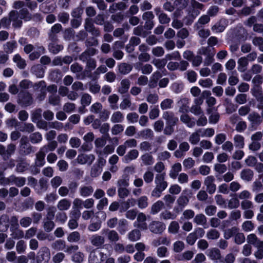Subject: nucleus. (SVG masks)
Segmentation results:
<instances>
[{
    "instance_id": "nucleus-1",
    "label": "nucleus",
    "mask_w": 263,
    "mask_h": 263,
    "mask_svg": "<svg viewBox=\"0 0 263 263\" xmlns=\"http://www.w3.org/2000/svg\"><path fill=\"white\" fill-rule=\"evenodd\" d=\"M204 8V5L196 0H190V6L187 9L189 22L191 24L194 19L199 15L200 11Z\"/></svg>"
},
{
    "instance_id": "nucleus-2",
    "label": "nucleus",
    "mask_w": 263,
    "mask_h": 263,
    "mask_svg": "<svg viewBox=\"0 0 263 263\" xmlns=\"http://www.w3.org/2000/svg\"><path fill=\"white\" fill-rule=\"evenodd\" d=\"M12 21V25L14 27H20L22 23V21L18 19V15L17 12L12 11L9 14V18H7L4 17L1 20V25H3L4 27H8L10 25V22Z\"/></svg>"
},
{
    "instance_id": "nucleus-3",
    "label": "nucleus",
    "mask_w": 263,
    "mask_h": 263,
    "mask_svg": "<svg viewBox=\"0 0 263 263\" xmlns=\"http://www.w3.org/2000/svg\"><path fill=\"white\" fill-rule=\"evenodd\" d=\"M50 258V252L46 247H42L37 253V261L39 263H47Z\"/></svg>"
},
{
    "instance_id": "nucleus-4",
    "label": "nucleus",
    "mask_w": 263,
    "mask_h": 263,
    "mask_svg": "<svg viewBox=\"0 0 263 263\" xmlns=\"http://www.w3.org/2000/svg\"><path fill=\"white\" fill-rule=\"evenodd\" d=\"M146 220V216L143 213H139L136 221L134 223V227L141 230H146L147 229Z\"/></svg>"
},
{
    "instance_id": "nucleus-5",
    "label": "nucleus",
    "mask_w": 263,
    "mask_h": 263,
    "mask_svg": "<svg viewBox=\"0 0 263 263\" xmlns=\"http://www.w3.org/2000/svg\"><path fill=\"white\" fill-rule=\"evenodd\" d=\"M150 231L155 234H161L165 229V225L162 222L153 221L149 225Z\"/></svg>"
},
{
    "instance_id": "nucleus-6",
    "label": "nucleus",
    "mask_w": 263,
    "mask_h": 263,
    "mask_svg": "<svg viewBox=\"0 0 263 263\" xmlns=\"http://www.w3.org/2000/svg\"><path fill=\"white\" fill-rule=\"evenodd\" d=\"M106 258V255L102 252L97 254L96 251L91 252L89 254L88 261L89 263H102Z\"/></svg>"
},
{
    "instance_id": "nucleus-7",
    "label": "nucleus",
    "mask_w": 263,
    "mask_h": 263,
    "mask_svg": "<svg viewBox=\"0 0 263 263\" xmlns=\"http://www.w3.org/2000/svg\"><path fill=\"white\" fill-rule=\"evenodd\" d=\"M215 178L213 176L206 177L204 181V184L206 187V190L209 194H213L216 189V185L214 183Z\"/></svg>"
},
{
    "instance_id": "nucleus-8",
    "label": "nucleus",
    "mask_w": 263,
    "mask_h": 263,
    "mask_svg": "<svg viewBox=\"0 0 263 263\" xmlns=\"http://www.w3.org/2000/svg\"><path fill=\"white\" fill-rule=\"evenodd\" d=\"M165 173L158 174L155 177L156 187L164 191L167 186V183L164 180Z\"/></svg>"
},
{
    "instance_id": "nucleus-9",
    "label": "nucleus",
    "mask_w": 263,
    "mask_h": 263,
    "mask_svg": "<svg viewBox=\"0 0 263 263\" xmlns=\"http://www.w3.org/2000/svg\"><path fill=\"white\" fill-rule=\"evenodd\" d=\"M95 159V156L92 154H81L78 155L77 160L80 164H84L87 163L90 165L94 161Z\"/></svg>"
},
{
    "instance_id": "nucleus-10",
    "label": "nucleus",
    "mask_w": 263,
    "mask_h": 263,
    "mask_svg": "<svg viewBox=\"0 0 263 263\" xmlns=\"http://www.w3.org/2000/svg\"><path fill=\"white\" fill-rule=\"evenodd\" d=\"M90 241L93 246L100 248L104 244L105 239L103 236L98 234H95L90 237Z\"/></svg>"
},
{
    "instance_id": "nucleus-11",
    "label": "nucleus",
    "mask_w": 263,
    "mask_h": 263,
    "mask_svg": "<svg viewBox=\"0 0 263 263\" xmlns=\"http://www.w3.org/2000/svg\"><path fill=\"white\" fill-rule=\"evenodd\" d=\"M85 28L86 31L91 32L93 35L98 36L100 34L99 31L94 27L92 20L90 18L86 19Z\"/></svg>"
},
{
    "instance_id": "nucleus-12",
    "label": "nucleus",
    "mask_w": 263,
    "mask_h": 263,
    "mask_svg": "<svg viewBox=\"0 0 263 263\" xmlns=\"http://www.w3.org/2000/svg\"><path fill=\"white\" fill-rule=\"evenodd\" d=\"M162 117L170 125H174L178 121V118L175 117L174 114L172 112L165 111L163 114Z\"/></svg>"
},
{
    "instance_id": "nucleus-13",
    "label": "nucleus",
    "mask_w": 263,
    "mask_h": 263,
    "mask_svg": "<svg viewBox=\"0 0 263 263\" xmlns=\"http://www.w3.org/2000/svg\"><path fill=\"white\" fill-rule=\"evenodd\" d=\"M102 234H106L108 239L111 241H117L119 240V236L117 232L114 230L103 229L101 231Z\"/></svg>"
},
{
    "instance_id": "nucleus-14",
    "label": "nucleus",
    "mask_w": 263,
    "mask_h": 263,
    "mask_svg": "<svg viewBox=\"0 0 263 263\" xmlns=\"http://www.w3.org/2000/svg\"><path fill=\"white\" fill-rule=\"evenodd\" d=\"M33 87L34 89H37L41 88V93L39 95L37 98L40 101L43 100L46 97L45 87L46 84L43 81H40L39 83H36L34 85Z\"/></svg>"
},
{
    "instance_id": "nucleus-15",
    "label": "nucleus",
    "mask_w": 263,
    "mask_h": 263,
    "mask_svg": "<svg viewBox=\"0 0 263 263\" xmlns=\"http://www.w3.org/2000/svg\"><path fill=\"white\" fill-rule=\"evenodd\" d=\"M154 11L156 15L158 16L159 22L161 24H167L170 22V18L166 14L162 12L160 8H155Z\"/></svg>"
},
{
    "instance_id": "nucleus-16",
    "label": "nucleus",
    "mask_w": 263,
    "mask_h": 263,
    "mask_svg": "<svg viewBox=\"0 0 263 263\" xmlns=\"http://www.w3.org/2000/svg\"><path fill=\"white\" fill-rule=\"evenodd\" d=\"M72 217L74 219H70L68 222V227L70 229H74L78 226V223L77 219H78L80 216V212L79 210L73 211L71 213Z\"/></svg>"
},
{
    "instance_id": "nucleus-17",
    "label": "nucleus",
    "mask_w": 263,
    "mask_h": 263,
    "mask_svg": "<svg viewBox=\"0 0 263 263\" xmlns=\"http://www.w3.org/2000/svg\"><path fill=\"white\" fill-rule=\"evenodd\" d=\"M93 192V189L90 185L81 186L79 189L80 195L83 197L90 196Z\"/></svg>"
},
{
    "instance_id": "nucleus-18",
    "label": "nucleus",
    "mask_w": 263,
    "mask_h": 263,
    "mask_svg": "<svg viewBox=\"0 0 263 263\" xmlns=\"http://www.w3.org/2000/svg\"><path fill=\"white\" fill-rule=\"evenodd\" d=\"M185 192L186 191L184 190L177 200V203L181 210L187 205L189 202V198L185 195Z\"/></svg>"
},
{
    "instance_id": "nucleus-19",
    "label": "nucleus",
    "mask_w": 263,
    "mask_h": 263,
    "mask_svg": "<svg viewBox=\"0 0 263 263\" xmlns=\"http://www.w3.org/2000/svg\"><path fill=\"white\" fill-rule=\"evenodd\" d=\"M210 21V16L208 15H203L200 16L198 21L194 24L195 29H199L205 24H208Z\"/></svg>"
},
{
    "instance_id": "nucleus-20",
    "label": "nucleus",
    "mask_w": 263,
    "mask_h": 263,
    "mask_svg": "<svg viewBox=\"0 0 263 263\" xmlns=\"http://www.w3.org/2000/svg\"><path fill=\"white\" fill-rule=\"evenodd\" d=\"M206 255L211 260H218L220 258V251L216 248L208 250L206 252Z\"/></svg>"
},
{
    "instance_id": "nucleus-21",
    "label": "nucleus",
    "mask_w": 263,
    "mask_h": 263,
    "mask_svg": "<svg viewBox=\"0 0 263 263\" xmlns=\"http://www.w3.org/2000/svg\"><path fill=\"white\" fill-rule=\"evenodd\" d=\"M180 120L190 128H192L195 125V121L187 114H183L180 116Z\"/></svg>"
},
{
    "instance_id": "nucleus-22",
    "label": "nucleus",
    "mask_w": 263,
    "mask_h": 263,
    "mask_svg": "<svg viewBox=\"0 0 263 263\" xmlns=\"http://www.w3.org/2000/svg\"><path fill=\"white\" fill-rule=\"evenodd\" d=\"M182 166L180 163H175L172 167L169 176L171 178L175 179L178 175V173L181 171Z\"/></svg>"
},
{
    "instance_id": "nucleus-23",
    "label": "nucleus",
    "mask_w": 263,
    "mask_h": 263,
    "mask_svg": "<svg viewBox=\"0 0 263 263\" xmlns=\"http://www.w3.org/2000/svg\"><path fill=\"white\" fill-rule=\"evenodd\" d=\"M138 156L139 152L137 149H132L124 156L123 161L125 163H128L129 161L136 159Z\"/></svg>"
},
{
    "instance_id": "nucleus-24",
    "label": "nucleus",
    "mask_w": 263,
    "mask_h": 263,
    "mask_svg": "<svg viewBox=\"0 0 263 263\" xmlns=\"http://www.w3.org/2000/svg\"><path fill=\"white\" fill-rule=\"evenodd\" d=\"M46 154L40 149L36 154L35 165L37 166H42L45 163V157Z\"/></svg>"
},
{
    "instance_id": "nucleus-25",
    "label": "nucleus",
    "mask_w": 263,
    "mask_h": 263,
    "mask_svg": "<svg viewBox=\"0 0 263 263\" xmlns=\"http://www.w3.org/2000/svg\"><path fill=\"white\" fill-rule=\"evenodd\" d=\"M201 129H198L193 132L189 138V142L193 145L197 144L200 141V137L201 136Z\"/></svg>"
},
{
    "instance_id": "nucleus-26",
    "label": "nucleus",
    "mask_w": 263,
    "mask_h": 263,
    "mask_svg": "<svg viewBox=\"0 0 263 263\" xmlns=\"http://www.w3.org/2000/svg\"><path fill=\"white\" fill-rule=\"evenodd\" d=\"M189 102L187 98L181 99L178 102V105L179 107V111L182 113L186 112L189 109Z\"/></svg>"
},
{
    "instance_id": "nucleus-27",
    "label": "nucleus",
    "mask_w": 263,
    "mask_h": 263,
    "mask_svg": "<svg viewBox=\"0 0 263 263\" xmlns=\"http://www.w3.org/2000/svg\"><path fill=\"white\" fill-rule=\"evenodd\" d=\"M71 205V202L67 199H63L60 200L58 204L57 208L60 211H66L68 210Z\"/></svg>"
},
{
    "instance_id": "nucleus-28",
    "label": "nucleus",
    "mask_w": 263,
    "mask_h": 263,
    "mask_svg": "<svg viewBox=\"0 0 263 263\" xmlns=\"http://www.w3.org/2000/svg\"><path fill=\"white\" fill-rule=\"evenodd\" d=\"M11 236L14 239H20L24 237V233L23 230L19 229V227L10 228Z\"/></svg>"
},
{
    "instance_id": "nucleus-29",
    "label": "nucleus",
    "mask_w": 263,
    "mask_h": 263,
    "mask_svg": "<svg viewBox=\"0 0 263 263\" xmlns=\"http://www.w3.org/2000/svg\"><path fill=\"white\" fill-rule=\"evenodd\" d=\"M124 119L123 114L120 111H116L113 112L111 117L110 121L114 123H121Z\"/></svg>"
},
{
    "instance_id": "nucleus-30",
    "label": "nucleus",
    "mask_w": 263,
    "mask_h": 263,
    "mask_svg": "<svg viewBox=\"0 0 263 263\" xmlns=\"http://www.w3.org/2000/svg\"><path fill=\"white\" fill-rule=\"evenodd\" d=\"M214 108H210L207 109V112L209 114H211L209 118V123L211 124H216L219 120V114L216 111L212 113Z\"/></svg>"
},
{
    "instance_id": "nucleus-31",
    "label": "nucleus",
    "mask_w": 263,
    "mask_h": 263,
    "mask_svg": "<svg viewBox=\"0 0 263 263\" xmlns=\"http://www.w3.org/2000/svg\"><path fill=\"white\" fill-rule=\"evenodd\" d=\"M136 68L137 69H140L142 73L145 74H148L153 71L152 66L148 64L142 65L141 63H137L136 64Z\"/></svg>"
},
{
    "instance_id": "nucleus-32",
    "label": "nucleus",
    "mask_w": 263,
    "mask_h": 263,
    "mask_svg": "<svg viewBox=\"0 0 263 263\" xmlns=\"http://www.w3.org/2000/svg\"><path fill=\"white\" fill-rule=\"evenodd\" d=\"M254 176L253 172L250 169H245L240 173L241 178L246 181H251Z\"/></svg>"
},
{
    "instance_id": "nucleus-33",
    "label": "nucleus",
    "mask_w": 263,
    "mask_h": 263,
    "mask_svg": "<svg viewBox=\"0 0 263 263\" xmlns=\"http://www.w3.org/2000/svg\"><path fill=\"white\" fill-rule=\"evenodd\" d=\"M142 163L145 165H152L154 163L153 157L148 153H145L141 156Z\"/></svg>"
},
{
    "instance_id": "nucleus-34",
    "label": "nucleus",
    "mask_w": 263,
    "mask_h": 263,
    "mask_svg": "<svg viewBox=\"0 0 263 263\" xmlns=\"http://www.w3.org/2000/svg\"><path fill=\"white\" fill-rule=\"evenodd\" d=\"M58 146V143L55 141H52L49 142L47 145H45L40 149L45 154L50 151H53Z\"/></svg>"
},
{
    "instance_id": "nucleus-35",
    "label": "nucleus",
    "mask_w": 263,
    "mask_h": 263,
    "mask_svg": "<svg viewBox=\"0 0 263 263\" xmlns=\"http://www.w3.org/2000/svg\"><path fill=\"white\" fill-rule=\"evenodd\" d=\"M127 236L130 241H136L140 239L141 233L139 230L134 229L128 233Z\"/></svg>"
},
{
    "instance_id": "nucleus-36",
    "label": "nucleus",
    "mask_w": 263,
    "mask_h": 263,
    "mask_svg": "<svg viewBox=\"0 0 263 263\" xmlns=\"http://www.w3.org/2000/svg\"><path fill=\"white\" fill-rule=\"evenodd\" d=\"M262 81L263 79L260 75H256L253 78L252 80V83L255 86L254 88L253 91H257L258 93H259L260 88H259V85H260L262 83Z\"/></svg>"
},
{
    "instance_id": "nucleus-37",
    "label": "nucleus",
    "mask_w": 263,
    "mask_h": 263,
    "mask_svg": "<svg viewBox=\"0 0 263 263\" xmlns=\"http://www.w3.org/2000/svg\"><path fill=\"white\" fill-rule=\"evenodd\" d=\"M108 100L110 104V107L112 109L116 110L118 108L117 103L119 100V97L116 94H112L109 96Z\"/></svg>"
},
{
    "instance_id": "nucleus-38",
    "label": "nucleus",
    "mask_w": 263,
    "mask_h": 263,
    "mask_svg": "<svg viewBox=\"0 0 263 263\" xmlns=\"http://www.w3.org/2000/svg\"><path fill=\"white\" fill-rule=\"evenodd\" d=\"M170 240L166 237H160L154 239L152 242V245L155 247H157L160 245H169Z\"/></svg>"
},
{
    "instance_id": "nucleus-39",
    "label": "nucleus",
    "mask_w": 263,
    "mask_h": 263,
    "mask_svg": "<svg viewBox=\"0 0 263 263\" xmlns=\"http://www.w3.org/2000/svg\"><path fill=\"white\" fill-rule=\"evenodd\" d=\"M17 44L15 41H12L6 43L4 45V49L7 53H11L16 48Z\"/></svg>"
},
{
    "instance_id": "nucleus-40",
    "label": "nucleus",
    "mask_w": 263,
    "mask_h": 263,
    "mask_svg": "<svg viewBox=\"0 0 263 263\" xmlns=\"http://www.w3.org/2000/svg\"><path fill=\"white\" fill-rule=\"evenodd\" d=\"M163 207V202L161 200H158L152 205L151 212L152 214H156L158 213Z\"/></svg>"
},
{
    "instance_id": "nucleus-41",
    "label": "nucleus",
    "mask_w": 263,
    "mask_h": 263,
    "mask_svg": "<svg viewBox=\"0 0 263 263\" xmlns=\"http://www.w3.org/2000/svg\"><path fill=\"white\" fill-rule=\"evenodd\" d=\"M10 180H11V184H15L18 187L23 186L26 182L25 178L16 177L14 176H11Z\"/></svg>"
},
{
    "instance_id": "nucleus-42",
    "label": "nucleus",
    "mask_w": 263,
    "mask_h": 263,
    "mask_svg": "<svg viewBox=\"0 0 263 263\" xmlns=\"http://www.w3.org/2000/svg\"><path fill=\"white\" fill-rule=\"evenodd\" d=\"M127 221L125 219H121L118 222V230L121 234H124L127 230Z\"/></svg>"
},
{
    "instance_id": "nucleus-43",
    "label": "nucleus",
    "mask_w": 263,
    "mask_h": 263,
    "mask_svg": "<svg viewBox=\"0 0 263 263\" xmlns=\"http://www.w3.org/2000/svg\"><path fill=\"white\" fill-rule=\"evenodd\" d=\"M240 205V202L238 198L236 197L231 198L229 200L227 208L230 209H235L238 208Z\"/></svg>"
},
{
    "instance_id": "nucleus-44",
    "label": "nucleus",
    "mask_w": 263,
    "mask_h": 263,
    "mask_svg": "<svg viewBox=\"0 0 263 263\" xmlns=\"http://www.w3.org/2000/svg\"><path fill=\"white\" fill-rule=\"evenodd\" d=\"M129 177L128 175H123L118 180L117 185L118 187H126L129 184Z\"/></svg>"
},
{
    "instance_id": "nucleus-45",
    "label": "nucleus",
    "mask_w": 263,
    "mask_h": 263,
    "mask_svg": "<svg viewBox=\"0 0 263 263\" xmlns=\"http://www.w3.org/2000/svg\"><path fill=\"white\" fill-rule=\"evenodd\" d=\"M248 64V59L246 57H241L238 61V70L240 72H243L246 70Z\"/></svg>"
},
{
    "instance_id": "nucleus-46",
    "label": "nucleus",
    "mask_w": 263,
    "mask_h": 263,
    "mask_svg": "<svg viewBox=\"0 0 263 263\" xmlns=\"http://www.w3.org/2000/svg\"><path fill=\"white\" fill-rule=\"evenodd\" d=\"M42 139V135L39 132L32 133L29 136V139L31 142L33 144H36L41 142Z\"/></svg>"
},
{
    "instance_id": "nucleus-47",
    "label": "nucleus",
    "mask_w": 263,
    "mask_h": 263,
    "mask_svg": "<svg viewBox=\"0 0 263 263\" xmlns=\"http://www.w3.org/2000/svg\"><path fill=\"white\" fill-rule=\"evenodd\" d=\"M239 229L236 227H233L231 228L227 229L224 232V237L226 239H230L232 236L235 235V234L238 232Z\"/></svg>"
},
{
    "instance_id": "nucleus-48",
    "label": "nucleus",
    "mask_w": 263,
    "mask_h": 263,
    "mask_svg": "<svg viewBox=\"0 0 263 263\" xmlns=\"http://www.w3.org/2000/svg\"><path fill=\"white\" fill-rule=\"evenodd\" d=\"M135 204V200L133 198L128 199L126 201L123 202L122 203V205L120 208L121 212H124L126 211L130 206H134Z\"/></svg>"
},
{
    "instance_id": "nucleus-49",
    "label": "nucleus",
    "mask_w": 263,
    "mask_h": 263,
    "mask_svg": "<svg viewBox=\"0 0 263 263\" xmlns=\"http://www.w3.org/2000/svg\"><path fill=\"white\" fill-rule=\"evenodd\" d=\"M174 101L171 99H165L160 103V107L162 110L171 109L173 107Z\"/></svg>"
},
{
    "instance_id": "nucleus-50",
    "label": "nucleus",
    "mask_w": 263,
    "mask_h": 263,
    "mask_svg": "<svg viewBox=\"0 0 263 263\" xmlns=\"http://www.w3.org/2000/svg\"><path fill=\"white\" fill-rule=\"evenodd\" d=\"M220 236L219 232L216 229H211L206 233V237L209 240H216Z\"/></svg>"
},
{
    "instance_id": "nucleus-51",
    "label": "nucleus",
    "mask_w": 263,
    "mask_h": 263,
    "mask_svg": "<svg viewBox=\"0 0 263 263\" xmlns=\"http://www.w3.org/2000/svg\"><path fill=\"white\" fill-rule=\"evenodd\" d=\"M130 86V82L127 79L122 80L121 82V86L119 88V92L124 93L127 91Z\"/></svg>"
},
{
    "instance_id": "nucleus-52",
    "label": "nucleus",
    "mask_w": 263,
    "mask_h": 263,
    "mask_svg": "<svg viewBox=\"0 0 263 263\" xmlns=\"http://www.w3.org/2000/svg\"><path fill=\"white\" fill-rule=\"evenodd\" d=\"M234 141L235 146L237 147L242 148L245 146L244 138L241 135H235L234 137Z\"/></svg>"
},
{
    "instance_id": "nucleus-53",
    "label": "nucleus",
    "mask_w": 263,
    "mask_h": 263,
    "mask_svg": "<svg viewBox=\"0 0 263 263\" xmlns=\"http://www.w3.org/2000/svg\"><path fill=\"white\" fill-rule=\"evenodd\" d=\"M62 26L60 24H54L51 28L50 32L49 33V37L51 40L54 39V34L59 33L62 29Z\"/></svg>"
},
{
    "instance_id": "nucleus-54",
    "label": "nucleus",
    "mask_w": 263,
    "mask_h": 263,
    "mask_svg": "<svg viewBox=\"0 0 263 263\" xmlns=\"http://www.w3.org/2000/svg\"><path fill=\"white\" fill-rule=\"evenodd\" d=\"M194 221L198 225L203 226L206 223V218L202 214H197L195 216Z\"/></svg>"
},
{
    "instance_id": "nucleus-55",
    "label": "nucleus",
    "mask_w": 263,
    "mask_h": 263,
    "mask_svg": "<svg viewBox=\"0 0 263 263\" xmlns=\"http://www.w3.org/2000/svg\"><path fill=\"white\" fill-rule=\"evenodd\" d=\"M180 227L178 222L173 221L170 224L168 231L170 233L176 234L178 232Z\"/></svg>"
},
{
    "instance_id": "nucleus-56",
    "label": "nucleus",
    "mask_w": 263,
    "mask_h": 263,
    "mask_svg": "<svg viewBox=\"0 0 263 263\" xmlns=\"http://www.w3.org/2000/svg\"><path fill=\"white\" fill-rule=\"evenodd\" d=\"M13 61L21 69L24 68L26 66L25 61L23 59L19 54H16L14 56Z\"/></svg>"
},
{
    "instance_id": "nucleus-57",
    "label": "nucleus",
    "mask_w": 263,
    "mask_h": 263,
    "mask_svg": "<svg viewBox=\"0 0 263 263\" xmlns=\"http://www.w3.org/2000/svg\"><path fill=\"white\" fill-rule=\"evenodd\" d=\"M91 96L88 93H84L81 97V103L84 107L88 106L91 102Z\"/></svg>"
},
{
    "instance_id": "nucleus-58",
    "label": "nucleus",
    "mask_w": 263,
    "mask_h": 263,
    "mask_svg": "<svg viewBox=\"0 0 263 263\" xmlns=\"http://www.w3.org/2000/svg\"><path fill=\"white\" fill-rule=\"evenodd\" d=\"M137 204L140 209H144L148 206V198L142 196L137 200Z\"/></svg>"
},
{
    "instance_id": "nucleus-59",
    "label": "nucleus",
    "mask_w": 263,
    "mask_h": 263,
    "mask_svg": "<svg viewBox=\"0 0 263 263\" xmlns=\"http://www.w3.org/2000/svg\"><path fill=\"white\" fill-rule=\"evenodd\" d=\"M49 103L54 106L58 105L60 104V97L56 94H52L49 97Z\"/></svg>"
},
{
    "instance_id": "nucleus-60",
    "label": "nucleus",
    "mask_w": 263,
    "mask_h": 263,
    "mask_svg": "<svg viewBox=\"0 0 263 263\" xmlns=\"http://www.w3.org/2000/svg\"><path fill=\"white\" fill-rule=\"evenodd\" d=\"M80 239V234L78 232L71 233L67 237V240L70 242L78 241Z\"/></svg>"
},
{
    "instance_id": "nucleus-61",
    "label": "nucleus",
    "mask_w": 263,
    "mask_h": 263,
    "mask_svg": "<svg viewBox=\"0 0 263 263\" xmlns=\"http://www.w3.org/2000/svg\"><path fill=\"white\" fill-rule=\"evenodd\" d=\"M225 27L223 25L222 21L217 22L212 27V31L215 33L221 32L223 31Z\"/></svg>"
},
{
    "instance_id": "nucleus-62",
    "label": "nucleus",
    "mask_w": 263,
    "mask_h": 263,
    "mask_svg": "<svg viewBox=\"0 0 263 263\" xmlns=\"http://www.w3.org/2000/svg\"><path fill=\"white\" fill-rule=\"evenodd\" d=\"M198 84L204 88H210L213 85V81L210 78L200 79Z\"/></svg>"
},
{
    "instance_id": "nucleus-63",
    "label": "nucleus",
    "mask_w": 263,
    "mask_h": 263,
    "mask_svg": "<svg viewBox=\"0 0 263 263\" xmlns=\"http://www.w3.org/2000/svg\"><path fill=\"white\" fill-rule=\"evenodd\" d=\"M43 227L45 231L49 232L54 228V223L52 220L45 219L44 221Z\"/></svg>"
},
{
    "instance_id": "nucleus-64",
    "label": "nucleus",
    "mask_w": 263,
    "mask_h": 263,
    "mask_svg": "<svg viewBox=\"0 0 263 263\" xmlns=\"http://www.w3.org/2000/svg\"><path fill=\"white\" fill-rule=\"evenodd\" d=\"M195 215L194 212L190 209L185 210L181 217L180 219L182 220L186 219H190L194 217Z\"/></svg>"
}]
</instances>
